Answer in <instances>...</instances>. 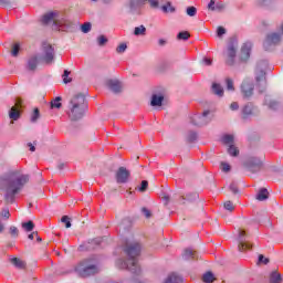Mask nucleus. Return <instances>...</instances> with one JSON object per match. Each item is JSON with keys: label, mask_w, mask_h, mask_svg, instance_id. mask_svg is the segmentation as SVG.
Returning <instances> with one entry per match:
<instances>
[{"label": "nucleus", "mask_w": 283, "mask_h": 283, "mask_svg": "<svg viewBox=\"0 0 283 283\" xmlns=\"http://www.w3.org/2000/svg\"><path fill=\"white\" fill-rule=\"evenodd\" d=\"M142 245L138 242H126L124 245V253L127 255V261L117 260V269H128L132 273H140V265H138V256L140 255Z\"/></svg>", "instance_id": "nucleus-1"}, {"label": "nucleus", "mask_w": 283, "mask_h": 283, "mask_svg": "<svg viewBox=\"0 0 283 283\" xmlns=\"http://www.w3.org/2000/svg\"><path fill=\"white\" fill-rule=\"evenodd\" d=\"M29 180L30 177L28 175L12 176L10 179H7L3 185L6 202L12 205L17 193L23 189V186L27 185Z\"/></svg>", "instance_id": "nucleus-2"}, {"label": "nucleus", "mask_w": 283, "mask_h": 283, "mask_svg": "<svg viewBox=\"0 0 283 283\" xmlns=\"http://www.w3.org/2000/svg\"><path fill=\"white\" fill-rule=\"evenodd\" d=\"M87 111V102H85V95L76 94L74 95L69 104L67 115L71 120H80L85 116Z\"/></svg>", "instance_id": "nucleus-3"}, {"label": "nucleus", "mask_w": 283, "mask_h": 283, "mask_svg": "<svg viewBox=\"0 0 283 283\" xmlns=\"http://www.w3.org/2000/svg\"><path fill=\"white\" fill-rule=\"evenodd\" d=\"M56 17H59V12L56 11H51L46 14H44L42 17V23L44 25H48V23H54L56 30H59L60 32H67V30H70V28H72V21L62 18V19H56Z\"/></svg>", "instance_id": "nucleus-4"}, {"label": "nucleus", "mask_w": 283, "mask_h": 283, "mask_svg": "<svg viewBox=\"0 0 283 283\" xmlns=\"http://www.w3.org/2000/svg\"><path fill=\"white\" fill-rule=\"evenodd\" d=\"M76 271L82 277H90V275H96L98 273V268L94 264H87V261H84L76 266Z\"/></svg>", "instance_id": "nucleus-5"}, {"label": "nucleus", "mask_w": 283, "mask_h": 283, "mask_svg": "<svg viewBox=\"0 0 283 283\" xmlns=\"http://www.w3.org/2000/svg\"><path fill=\"white\" fill-rule=\"evenodd\" d=\"M132 176V172L125 167H119L116 171L115 178L116 182L118 185H125L126 182H129V177Z\"/></svg>", "instance_id": "nucleus-6"}, {"label": "nucleus", "mask_w": 283, "mask_h": 283, "mask_svg": "<svg viewBox=\"0 0 283 283\" xmlns=\"http://www.w3.org/2000/svg\"><path fill=\"white\" fill-rule=\"evenodd\" d=\"M42 50L44 52L42 60L50 65L54 61V48H52V44L43 43Z\"/></svg>", "instance_id": "nucleus-7"}, {"label": "nucleus", "mask_w": 283, "mask_h": 283, "mask_svg": "<svg viewBox=\"0 0 283 283\" xmlns=\"http://www.w3.org/2000/svg\"><path fill=\"white\" fill-rule=\"evenodd\" d=\"M23 105V101L21 98H17L15 105L10 109L9 117L11 120H19L21 118V107Z\"/></svg>", "instance_id": "nucleus-8"}, {"label": "nucleus", "mask_w": 283, "mask_h": 283, "mask_svg": "<svg viewBox=\"0 0 283 283\" xmlns=\"http://www.w3.org/2000/svg\"><path fill=\"white\" fill-rule=\"evenodd\" d=\"M247 235V231L239 230V251H251L253 249V244L245 242L244 237Z\"/></svg>", "instance_id": "nucleus-9"}, {"label": "nucleus", "mask_w": 283, "mask_h": 283, "mask_svg": "<svg viewBox=\"0 0 283 283\" xmlns=\"http://www.w3.org/2000/svg\"><path fill=\"white\" fill-rule=\"evenodd\" d=\"M207 116H209V111H205L202 115H193L191 117L192 125H196L197 127H202V125H207V123H209Z\"/></svg>", "instance_id": "nucleus-10"}, {"label": "nucleus", "mask_w": 283, "mask_h": 283, "mask_svg": "<svg viewBox=\"0 0 283 283\" xmlns=\"http://www.w3.org/2000/svg\"><path fill=\"white\" fill-rule=\"evenodd\" d=\"M253 84L250 81H244L241 85V94L243 98H251L253 96Z\"/></svg>", "instance_id": "nucleus-11"}, {"label": "nucleus", "mask_w": 283, "mask_h": 283, "mask_svg": "<svg viewBox=\"0 0 283 283\" xmlns=\"http://www.w3.org/2000/svg\"><path fill=\"white\" fill-rule=\"evenodd\" d=\"M280 41H281L280 34L271 33L266 36L263 45H264L265 50H269L270 45H277V43H280Z\"/></svg>", "instance_id": "nucleus-12"}, {"label": "nucleus", "mask_w": 283, "mask_h": 283, "mask_svg": "<svg viewBox=\"0 0 283 283\" xmlns=\"http://www.w3.org/2000/svg\"><path fill=\"white\" fill-rule=\"evenodd\" d=\"M248 167L252 174H255V171L262 169V160L258 157H252L248 163Z\"/></svg>", "instance_id": "nucleus-13"}, {"label": "nucleus", "mask_w": 283, "mask_h": 283, "mask_svg": "<svg viewBox=\"0 0 283 283\" xmlns=\"http://www.w3.org/2000/svg\"><path fill=\"white\" fill-rule=\"evenodd\" d=\"M256 83L259 84V92L262 93L266 90V73L264 71H260L256 76Z\"/></svg>", "instance_id": "nucleus-14"}, {"label": "nucleus", "mask_w": 283, "mask_h": 283, "mask_svg": "<svg viewBox=\"0 0 283 283\" xmlns=\"http://www.w3.org/2000/svg\"><path fill=\"white\" fill-rule=\"evenodd\" d=\"M235 45L234 44H230L228 46V60H227V65H233V63L235 62Z\"/></svg>", "instance_id": "nucleus-15"}, {"label": "nucleus", "mask_w": 283, "mask_h": 283, "mask_svg": "<svg viewBox=\"0 0 283 283\" xmlns=\"http://www.w3.org/2000/svg\"><path fill=\"white\" fill-rule=\"evenodd\" d=\"M251 43H245L243 44V46L241 48V60L242 61H248L249 56H251Z\"/></svg>", "instance_id": "nucleus-16"}, {"label": "nucleus", "mask_w": 283, "mask_h": 283, "mask_svg": "<svg viewBox=\"0 0 283 283\" xmlns=\"http://www.w3.org/2000/svg\"><path fill=\"white\" fill-rule=\"evenodd\" d=\"M36 65H39V57L36 55H32L29 57L28 63H27V70L30 72H34L36 70Z\"/></svg>", "instance_id": "nucleus-17"}, {"label": "nucleus", "mask_w": 283, "mask_h": 283, "mask_svg": "<svg viewBox=\"0 0 283 283\" xmlns=\"http://www.w3.org/2000/svg\"><path fill=\"white\" fill-rule=\"evenodd\" d=\"M106 85L112 90V92H115V94H118V92L122 90L120 82L116 80H108Z\"/></svg>", "instance_id": "nucleus-18"}, {"label": "nucleus", "mask_w": 283, "mask_h": 283, "mask_svg": "<svg viewBox=\"0 0 283 283\" xmlns=\"http://www.w3.org/2000/svg\"><path fill=\"white\" fill-rule=\"evenodd\" d=\"M184 260H198V252L192 249H186L182 254Z\"/></svg>", "instance_id": "nucleus-19"}, {"label": "nucleus", "mask_w": 283, "mask_h": 283, "mask_svg": "<svg viewBox=\"0 0 283 283\" xmlns=\"http://www.w3.org/2000/svg\"><path fill=\"white\" fill-rule=\"evenodd\" d=\"M11 264L15 266V269H20L21 271L25 270L27 263L25 261L19 259V258H12L10 259Z\"/></svg>", "instance_id": "nucleus-20"}, {"label": "nucleus", "mask_w": 283, "mask_h": 283, "mask_svg": "<svg viewBox=\"0 0 283 283\" xmlns=\"http://www.w3.org/2000/svg\"><path fill=\"white\" fill-rule=\"evenodd\" d=\"M163 101H165V96L154 94L151 97L150 105L153 107H160V105H163Z\"/></svg>", "instance_id": "nucleus-21"}, {"label": "nucleus", "mask_w": 283, "mask_h": 283, "mask_svg": "<svg viewBox=\"0 0 283 283\" xmlns=\"http://www.w3.org/2000/svg\"><path fill=\"white\" fill-rule=\"evenodd\" d=\"M254 111L255 107L253 106V103H248L242 109L243 118H247V116H252Z\"/></svg>", "instance_id": "nucleus-22"}, {"label": "nucleus", "mask_w": 283, "mask_h": 283, "mask_svg": "<svg viewBox=\"0 0 283 283\" xmlns=\"http://www.w3.org/2000/svg\"><path fill=\"white\" fill-rule=\"evenodd\" d=\"M256 200H259L260 202L269 200V190H266V188L260 189L256 195Z\"/></svg>", "instance_id": "nucleus-23"}, {"label": "nucleus", "mask_w": 283, "mask_h": 283, "mask_svg": "<svg viewBox=\"0 0 283 283\" xmlns=\"http://www.w3.org/2000/svg\"><path fill=\"white\" fill-rule=\"evenodd\" d=\"M212 92L217 96H224V88H222V85H220L218 83L212 84Z\"/></svg>", "instance_id": "nucleus-24"}, {"label": "nucleus", "mask_w": 283, "mask_h": 283, "mask_svg": "<svg viewBox=\"0 0 283 283\" xmlns=\"http://www.w3.org/2000/svg\"><path fill=\"white\" fill-rule=\"evenodd\" d=\"M134 34L135 36H145L147 34V28H145V25L136 27Z\"/></svg>", "instance_id": "nucleus-25"}, {"label": "nucleus", "mask_w": 283, "mask_h": 283, "mask_svg": "<svg viewBox=\"0 0 283 283\" xmlns=\"http://www.w3.org/2000/svg\"><path fill=\"white\" fill-rule=\"evenodd\" d=\"M270 283H282V275L277 272L270 274Z\"/></svg>", "instance_id": "nucleus-26"}, {"label": "nucleus", "mask_w": 283, "mask_h": 283, "mask_svg": "<svg viewBox=\"0 0 283 283\" xmlns=\"http://www.w3.org/2000/svg\"><path fill=\"white\" fill-rule=\"evenodd\" d=\"M61 101V97H55L53 101H51V109H61V107H63Z\"/></svg>", "instance_id": "nucleus-27"}, {"label": "nucleus", "mask_w": 283, "mask_h": 283, "mask_svg": "<svg viewBox=\"0 0 283 283\" xmlns=\"http://www.w3.org/2000/svg\"><path fill=\"white\" fill-rule=\"evenodd\" d=\"M202 282H205V283H213V282H216V276L213 275V273L207 272L202 276Z\"/></svg>", "instance_id": "nucleus-28"}, {"label": "nucleus", "mask_w": 283, "mask_h": 283, "mask_svg": "<svg viewBox=\"0 0 283 283\" xmlns=\"http://www.w3.org/2000/svg\"><path fill=\"white\" fill-rule=\"evenodd\" d=\"M177 39L179 41H189V39H191V33L188 31H181L178 33Z\"/></svg>", "instance_id": "nucleus-29"}, {"label": "nucleus", "mask_w": 283, "mask_h": 283, "mask_svg": "<svg viewBox=\"0 0 283 283\" xmlns=\"http://www.w3.org/2000/svg\"><path fill=\"white\" fill-rule=\"evenodd\" d=\"M233 140H234L233 135H229V134L223 135L221 138V142L223 143V145H229V147L230 145H233Z\"/></svg>", "instance_id": "nucleus-30"}, {"label": "nucleus", "mask_w": 283, "mask_h": 283, "mask_svg": "<svg viewBox=\"0 0 283 283\" xmlns=\"http://www.w3.org/2000/svg\"><path fill=\"white\" fill-rule=\"evenodd\" d=\"M39 118H41V111H39V108L35 107L31 113V123H36Z\"/></svg>", "instance_id": "nucleus-31"}, {"label": "nucleus", "mask_w": 283, "mask_h": 283, "mask_svg": "<svg viewBox=\"0 0 283 283\" xmlns=\"http://www.w3.org/2000/svg\"><path fill=\"white\" fill-rule=\"evenodd\" d=\"M161 10L163 12H165L166 14L168 12H176V8H174V6H171V2H166V4L161 6Z\"/></svg>", "instance_id": "nucleus-32"}, {"label": "nucleus", "mask_w": 283, "mask_h": 283, "mask_svg": "<svg viewBox=\"0 0 283 283\" xmlns=\"http://www.w3.org/2000/svg\"><path fill=\"white\" fill-rule=\"evenodd\" d=\"M228 154L230 156H239L240 150L238 149V147H235L233 144L229 146L228 148Z\"/></svg>", "instance_id": "nucleus-33"}, {"label": "nucleus", "mask_w": 283, "mask_h": 283, "mask_svg": "<svg viewBox=\"0 0 283 283\" xmlns=\"http://www.w3.org/2000/svg\"><path fill=\"white\" fill-rule=\"evenodd\" d=\"M226 85H227V90L229 92H234L235 91V87L233 86V80L231 78H226Z\"/></svg>", "instance_id": "nucleus-34"}, {"label": "nucleus", "mask_w": 283, "mask_h": 283, "mask_svg": "<svg viewBox=\"0 0 283 283\" xmlns=\"http://www.w3.org/2000/svg\"><path fill=\"white\" fill-rule=\"evenodd\" d=\"M22 228L25 229L27 231H33L34 230V222L28 221L22 223Z\"/></svg>", "instance_id": "nucleus-35"}, {"label": "nucleus", "mask_w": 283, "mask_h": 283, "mask_svg": "<svg viewBox=\"0 0 283 283\" xmlns=\"http://www.w3.org/2000/svg\"><path fill=\"white\" fill-rule=\"evenodd\" d=\"M81 30L84 34H87V32L92 30V23L85 22L84 24H82Z\"/></svg>", "instance_id": "nucleus-36"}, {"label": "nucleus", "mask_w": 283, "mask_h": 283, "mask_svg": "<svg viewBox=\"0 0 283 283\" xmlns=\"http://www.w3.org/2000/svg\"><path fill=\"white\" fill-rule=\"evenodd\" d=\"M223 207L227 211H235V206H233L232 201H226Z\"/></svg>", "instance_id": "nucleus-37"}, {"label": "nucleus", "mask_w": 283, "mask_h": 283, "mask_svg": "<svg viewBox=\"0 0 283 283\" xmlns=\"http://www.w3.org/2000/svg\"><path fill=\"white\" fill-rule=\"evenodd\" d=\"M19 50H21V46L19 45V43L13 44L11 50L12 56H19Z\"/></svg>", "instance_id": "nucleus-38"}, {"label": "nucleus", "mask_w": 283, "mask_h": 283, "mask_svg": "<svg viewBox=\"0 0 283 283\" xmlns=\"http://www.w3.org/2000/svg\"><path fill=\"white\" fill-rule=\"evenodd\" d=\"M197 13H198V9H196V7H188L187 8L188 17H196Z\"/></svg>", "instance_id": "nucleus-39"}, {"label": "nucleus", "mask_w": 283, "mask_h": 283, "mask_svg": "<svg viewBox=\"0 0 283 283\" xmlns=\"http://www.w3.org/2000/svg\"><path fill=\"white\" fill-rule=\"evenodd\" d=\"M61 221L65 224L66 229H70V227H72V222L70 221V217L63 216Z\"/></svg>", "instance_id": "nucleus-40"}, {"label": "nucleus", "mask_w": 283, "mask_h": 283, "mask_svg": "<svg viewBox=\"0 0 283 283\" xmlns=\"http://www.w3.org/2000/svg\"><path fill=\"white\" fill-rule=\"evenodd\" d=\"M10 234L12 238H19V229L14 226L10 227Z\"/></svg>", "instance_id": "nucleus-41"}, {"label": "nucleus", "mask_w": 283, "mask_h": 283, "mask_svg": "<svg viewBox=\"0 0 283 283\" xmlns=\"http://www.w3.org/2000/svg\"><path fill=\"white\" fill-rule=\"evenodd\" d=\"M125 50H127V44L122 43L116 48V53L117 54H123V52H125Z\"/></svg>", "instance_id": "nucleus-42"}, {"label": "nucleus", "mask_w": 283, "mask_h": 283, "mask_svg": "<svg viewBox=\"0 0 283 283\" xmlns=\"http://www.w3.org/2000/svg\"><path fill=\"white\" fill-rule=\"evenodd\" d=\"M67 76H70V71L65 70L64 74H63V83H65V84L72 83L71 77H67Z\"/></svg>", "instance_id": "nucleus-43"}, {"label": "nucleus", "mask_w": 283, "mask_h": 283, "mask_svg": "<svg viewBox=\"0 0 283 283\" xmlns=\"http://www.w3.org/2000/svg\"><path fill=\"white\" fill-rule=\"evenodd\" d=\"M269 258H264L262 254L259 255L258 264H269Z\"/></svg>", "instance_id": "nucleus-44"}, {"label": "nucleus", "mask_w": 283, "mask_h": 283, "mask_svg": "<svg viewBox=\"0 0 283 283\" xmlns=\"http://www.w3.org/2000/svg\"><path fill=\"white\" fill-rule=\"evenodd\" d=\"M97 42H98V45L103 46L105 45V43H107V38H105V35H99L97 38Z\"/></svg>", "instance_id": "nucleus-45"}, {"label": "nucleus", "mask_w": 283, "mask_h": 283, "mask_svg": "<svg viewBox=\"0 0 283 283\" xmlns=\"http://www.w3.org/2000/svg\"><path fill=\"white\" fill-rule=\"evenodd\" d=\"M147 187H149V182L147 180H143L142 186L139 187V191L145 192Z\"/></svg>", "instance_id": "nucleus-46"}, {"label": "nucleus", "mask_w": 283, "mask_h": 283, "mask_svg": "<svg viewBox=\"0 0 283 283\" xmlns=\"http://www.w3.org/2000/svg\"><path fill=\"white\" fill-rule=\"evenodd\" d=\"M221 170L227 172V171H231V166L227 163H221Z\"/></svg>", "instance_id": "nucleus-47"}, {"label": "nucleus", "mask_w": 283, "mask_h": 283, "mask_svg": "<svg viewBox=\"0 0 283 283\" xmlns=\"http://www.w3.org/2000/svg\"><path fill=\"white\" fill-rule=\"evenodd\" d=\"M1 218H6V220H9L10 219V210L3 209L1 211Z\"/></svg>", "instance_id": "nucleus-48"}, {"label": "nucleus", "mask_w": 283, "mask_h": 283, "mask_svg": "<svg viewBox=\"0 0 283 283\" xmlns=\"http://www.w3.org/2000/svg\"><path fill=\"white\" fill-rule=\"evenodd\" d=\"M223 34H227V30L223 27H219L217 29V36H222Z\"/></svg>", "instance_id": "nucleus-49"}, {"label": "nucleus", "mask_w": 283, "mask_h": 283, "mask_svg": "<svg viewBox=\"0 0 283 283\" xmlns=\"http://www.w3.org/2000/svg\"><path fill=\"white\" fill-rule=\"evenodd\" d=\"M230 191H232V193H238V184H230Z\"/></svg>", "instance_id": "nucleus-50"}, {"label": "nucleus", "mask_w": 283, "mask_h": 283, "mask_svg": "<svg viewBox=\"0 0 283 283\" xmlns=\"http://www.w3.org/2000/svg\"><path fill=\"white\" fill-rule=\"evenodd\" d=\"M142 212L144 213L145 218H151V211L147 208H143Z\"/></svg>", "instance_id": "nucleus-51"}, {"label": "nucleus", "mask_w": 283, "mask_h": 283, "mask_svg": "<svg viewBox=\"0 0 283 283\" xmlns=\"http://www.w3.org/2000/svg\"><path fill=\"white\" fill-rule=\"evenodd\" d=\"M208 10H216V0H210L208 4Z\"/></svg>", "instance_id": "nucleus-52"}, {"label": "nucleus", "mask_w": 283, "mask_h": 283, "mask_svg": "<svg viewBox=\"0 0 283 283\" xmlns=\"http://www.w3.org/2000/svg\"><path fill=\"white\" fill-rule=\"evenodd\" d=\"M239 108H240V105L238 104V102H233L230 105V109H232V112H235V109H239Z\"/></svg>", "instance_id": "nucleus-53"}, {"label": "nucleus", "mask_w": 283, "mask_h": 283, "mask_svg": "<svg viewBox=\"0 0 283 283\" xmlns=\"http://www.w3.org/2000/svg\"><path fill=\"white\" fill-rule=\"evenodd\" d=\"M196 138H198V136L196 135V133H190L188 140L189 143H193V140H196Z\"/></svg>", "instance_id": "nucleus-54"}, {"label": "nucleus", "mask_w": 283, "mask_h": 283, "mask_svg": "<svg viewBox=\"0 0 283 283\" xmlns=\"http://www.w3.org/2000/svg\"><path fill=\"white\" fill-rule=\"evenodd\" d=\"M148 3H150V8H158V0H148Z\"/></svg>", "instance_id": "nucleus-55"}, {"label": "nucleus", "mask_w": 283, "mask_h": 283, "mask_svg": "<svg viewBox=\"0 0 283 283\" xmlns=\"http://www.w3.org/2000/svg\"><path fill=\"white\" fill-rule=\"evenodd\" d=\"M269 107H270V109H277L279 104H277V102H270Z\"/></svg>", "instance_id": "nucleus-56"}, {"label": "nucleus", "mask_w": 283, "mask_h": 283, "mask_svg": "<svg viewBox=\"0 0 283 283\" xmlns=\"http://www.w3.org/2000/svg\"><path fill=\"white\" fill-rule=\"evenodd\" d=\"M203 63L205 65H211L213 63V60H211L210 57H203Z\"/></svg>", "instance_id": "nucleus-57"}, {"label": "nucleus", "mask_w": 283, "mask_h": 283, "mask_svg": "<svg viewBox=\"0 0 283 283\" xmlns=\"http://www.w3.org/2000/svg\"><path fill=\"white\" fill-rule=\"evenodd\" d=\"M28 147H29L30 151H36V147H34V145H32V143H29Z\"/></svg>", "instance_id": "nucleus-58"}, {"label": "nucleus", "mask_w": 283, "mask_h": 283, "mask_svg": "<svg viewBox=\"0 0 283 283\" xmlns=\"http://www.w3.org/2000/svg\"><path fill=\"white\" fill-rule=\"evenodd\" d=\"M38 235H39V233L32 232L31 234H29V240H34V238Z\"/></svg>", "instance_id": "nucleus-59"}, {"label": "nucleus", "mask_w": 283, "mask_h": 283, "mask_svg": "<svg viewBox=\"0 0 283 283\" xmlns=\"http://www.w3.org/2000/svg\"><path fill=\"white\" fill-rule=\"evenodd\" d=\"M158 43H159V45H166L167 44V41H165V40H163V39H160L159 41H158Z\"/></svg>", "instance_id": "nucleus-60"}, {"label": "nucleus", "mask_w": 283, "mask_h": 283, "mask_svg": "<svg viewBox=\"0 0 283 283\" xmlns=\"http://www.w3.org/2000/svg\"><path fill=\"white\" fill-rule=\"evenodd\" d=\"M216 10H222V6L221 4H217L214 6Z\"/></svg>", "instance_id": "nucleus-61"}, {"label": "nucleus", "mask_w": 283, "mask_h": 283, "mask_svg": "<svg viewBox=\"0 0 283 283\" xmlns=\"http://www.w3.org/2000/svg\"><path fill=\"white\" fill-rule=\"evenodd\" d=\"M3 232V223L0 221V233Z\"/></svg>", "instance_id": "nucleus-62"}, {"label": "nucleus", "mask_w": 283, "mask_h": 283, "mask_svg": "<svg viewBox=\"0 0 283 283\" xmlns=\"http://www.w3.org/2000/svg\"><path fill=\"white\" fill-rule=\"evenodd\" d=\"M264 1L266 0H259V6H264Z\"/></svg>", "instance_id": "nucleus-63"}, {"label": "nucleus", "mask_w": 283, "mask_h": 283, "mask_svg": "<svg viewBox=\"0 0 283 283\" xmlns=\"http://www.w3.org/2000/svg\"><path fill=\"white\" fill-rule=\"evenodd\" d=\"M147 0H138V3H145Z\"/></svg>", "instance_id": "nucleus-64"}]
</instances>
